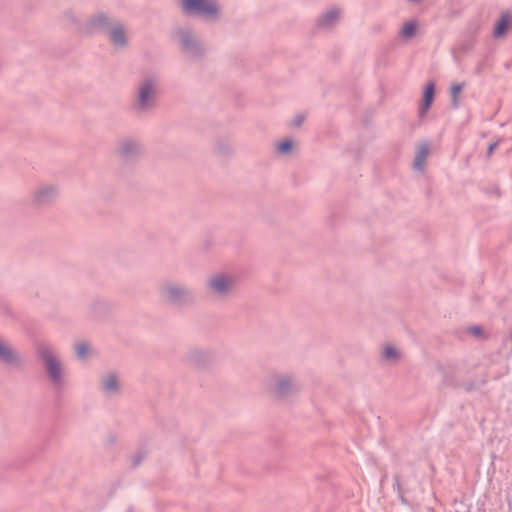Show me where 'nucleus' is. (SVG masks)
<instances>
[{
  "label": "nucleus",
  "instance_id": "f257e3e1",
  "mask_svg": "<svg viewBox=\"0 0 512 512\" xmlns=\"http://www.w3.org/2000/svg\"><path fill=\"white\" fill-rule=\"evenodd\" d=\"M160 78L153 73L142 75L132 93L131 109L137 115L151 112L157 104L160 93Z\"/></svg>",
  "mask_w": 512,
  "mask_h": 512
},
{
  "label": "nucleus",
  "instance_id": "f03ea898",
  "mask_svg": "<svg viewBox=\"0 0 512 512\" xmlns=\"http://www.w3.org/2000/svg\"><path fill=\"white\" fill-rule=\"evenodd\" d=\"M37 356L51 387L56 391L64 389L66 369L59 352L53 346L43 344L37 348Z\"/></svg>",
  "mask_w": 512,
  "mask_h": 512
},
{
  "label": "nucleus",
  "instance_id": "7ed1b4c3",
  "mask_svg": "<svg viewBox=\"0 0 512 512\" xmlns=\"http://www.w3.org/2000/svg\"><path fill=\"white\" fill-rule=\"evenodd\" d=\"M184 15L214 23L221 17V7L216 0H180Z\"/></svg>",
  "mask_w": 512,
  "mask_h": 512
},
{
  "label": "nucleus",
  "instance_id": "20e7f679",
  "mask_svg": "<svg viewBox=\"0 0 512 512\" xmlns=\"http://www.w3.org/2000/svg\"><path fill=\"white\" fill-rule=\"evenodd\" d=\"M176 36L182 51L190 58H200L205 54V48L190 28L182 27L176 30Z\"/></svg>",
  "mask_w": 512,
  "mask_h": 512
},
{
  "label": "nucleus",
  "instance_id": "39448f33",
  "mask_svg": "<svg viewBox=\"0 0 512 512\" xmlns=\"http://www.w3.org/2000/svg\"><path fill=\"white\" fill-rule=\"evenodd\" d=\"M161 297L176 305H183L192 299V292L185 285L176 282H165L160 287Z\"/></svg>",
  "mask_w": 512,
  "mask_h": 512
},
{
  "label": "nucleus",
  "instance_id": "423d86ee",
  "mask_svg": "<svg viewBox=\"0 0 512 512\" xmlns=\"http://www.w3.org/2000/svg\"><path fill=\"white\" fill-rule=\"evenodd\" d=\"M234 285V278L225 273H215L206 281L209 292L218 298L227 297L233 290Z\"/></svg>",
  "mask_w": 512,
  "mask_h": 512
},
{
  "label": "nucleus",
  "instance_id": "0eeeda50",
  "mask_svg": "<svg viewBox=\"0 0 512 512\" xmlns=\"http://www.w3.org/2000/svg\"><path fill=\"white\" fill-rule=\"evenodd\" d=\"M59 187L55 184H41L31 194L30 202L35 208L50 205L59 196Z\"/></svg>",
  "mask_w": 512,
  "mask_h": 512
},
{
  "label": "nucleus",
  "instance_id": "6e6552de",
  "mask_svg": "<svg viewBox=\"0 0 512 512\" xmlns=\"http://www.w3.org/2000/svg\"><path fill=\"white\" fill-rule=\"evenodd\" d=\"M144 153V146L138 139L124 138L117 147V155L126 161H134L139 159Z\"/></svg>",
  "mask_w": 512,
  "mask_h": 512
},
{
  "label": "nucleus",
  "instance_id": "1a4fd4ad",
  "mask_svg": "<svg viewBox=\"0 0 512 512\" xmlns=\"http://www.w3.org/2000/svg\"><path fill=\"white\" fill-rule=\"evenodd\" d=\"M300 387L295 376L291 374H281L275 378L273 392L279 398H286L298 392Z\"/></svg>",
  "mask_w": 512,
  "mask_h": 512
},
{
  "label": "nucleus",
  "instance_id": "9d476101",
  "mask_svg": "<svg viewBox=\"0 0 512 512\" xmlns=\"http://www.w3.org/2000/svg\"><path fill=\"white\" fill-rule=\"evenodd\" d=\"M113 24L104 12H97L86 22L85 30L89 33L109 31Z\"/></svg>",
  "mask_w": 512,
  "mask_h": 512
},
{
  "label": "nucleus",
  "instance_id": "9b49d317",
  "mask_svg": "<svg viewBox=\"0 0 512 512\" xmlns=\"http://www.w3.org/2000/svg\"><path fill=\"white\" fill-rule=\"evenodd\" d=\"M108 35L110 42L116 49H123L127 46L128 38L126 35L125 26L122 23H114L111 29L108 31Z\"/></svg>",
  "mask_w": 512,
  "mask_h": 512
},
{
  "label": "nucleus",
  "instance_id": "f8f14e48",
  "mask_svg": "<svg viewBox=\"0 0 512 512\" xmlns=\"http://www.w3.org/2000/svg\"><path fill=\"white\" fill-rule=\"evenodd\" d=\"M0 362L13 367L21 365V359L17 352L2 340H0Z\"/></svg>",
  "mask_w": 512,
  "mask_h": 512
},
{
  "label": "nucleus",
  "instance_id": "ddd939ff",
  "mask_svg": "<svg viewBox=\"0 0 512 512\" xmlns=\"http://www.w3.org/2000/svg\"><path fill=\"white\" fill-rule=\"evenodd\" d=\"M340 18V10L332 7L325 11L317 20L319 28L328 30L336 25Z\"/></svg>",
  "mask_w": 512,
  "mask_h": 512
},
{
  "label": "nucleus",
  "instance_id": "4468645a",
  "mask_svg": "<svg viewBox=\"0 0 512 512\" xmlns=\"http://www.w3.org/2000/svg\"><path fill=\"white\" fill-rule=\"evenodd\" d=\"M512 27V15L508 12H502L498 21L495 24L493 36L501 38Z\"/></svg>",
  "mask_w": 512,
  "mask_h": 512
},
{
  "label": "nucleus",
  "instance_id": "2eb2a0df",
  "mask_svg": "<svg viewBox=\"0 0 512 512\" xmlns=\"http://www.w3.org/2000/svg\"><path fill=\"white\" fill-rule=\"evenodd\" d=\"M102 389L107 395H114L120 389V382L116 374L107 373L101 378Z\"/></svg>",
  "mask_w": 512,
  "mask_h": 512
},
{
  "label": "nucleus",
  "instance_id": "dca6fc26",
  "mask_svg": "<svg viewBox=\"0 0 512 512\" xmlns=\"http://www.w3.org/2000/svg\"><path fill=\"white\" fill-rule=\"evenodd\" d=\"M433 94H434V83L430 82L427 84L424 93L423 100L419 106L418 113L419 117L422 118L426 115L428 110L430 109L433 102Z\"/></svg>",
  "mask_w": 512,
  "mask_h": 512
},
{
  "label": "nucleus",
  "instance_id": "f3484780",
  "mask_svg": "<svg viewBox=\"0 0 512 512\" xmlns=\"http://www.w3.org/2000/svg\"><path fill=\"white\" fill-rule=\"evenodd\" d=\"M209 355L206 351L200 348L190 349L187 353V360L193 365H203L207 362Z\"/></svg>",
  "mask_w": 512,
  "mask_h": 512
},
{
  "label": "nucleus",
  "instance_id": "a211bd4d",
  "mask_svg": "<svg viewBox=\"0 0 512 512\" xmlns=\"http://www.w3.org/2000/svg\"><path fill=\"white\" fill-rule=\"evenodd\" d=\"M429 154V148L427 144H421L417 150V153L415 155L414 161H413V168L416 171L422 172L424 170V165L426 158Z\"/></svg>",
  "mask_w": 512,
  "mask_h": 512
},
{
  "label": "nucleus",
  "instance_id": "6ab92c4d",
  "mask_svg": "<svg viewBox=\"0 0 512 512\" xmlns=\"http://www.w3.org/2000/svg\"><path fill=\"white\" fill-rule=\"evenodd\" d=\"M382 358L386 361L394 362L400 358V354L395 347L386 346L382 351Z\"/></svg>",
  "mask_w": 512,
  "mask_h": 512
},
{
  "label": "nucleus",
  "instance_id": "aec40b11",
  "mask_svg": "<svg viewBox=\"0 0 512 512\" xmlns=\"http://www.w3.org/2000/svg\"><path fill=\"white\" fill-rule=\"evenodd\" d=\"M464 87H465V85L461 84V83L453 84L451 86L450 93H451V97H452V105L454 107L458 106V95L461 93V91L463 90Z\"/></svg>",
  "mask_w": 512,
  "mask_h": 512
},
{
  "label": "nucleus",
  "instance_id": "412c9836",
  "mask_svg": "<svg viewBox=\"0 0 512 512\" xmlns=\"http://www.w3.org/2000/svg\"><path fill=\"white\" fill-rule=\"evenodd\" d=\"M416 33V24L413 22H407L401 29V35L405 38H411Z\"/></svg>",
  "mask_w": 512,
  "mask_h": 512
},
{
  "label": "nucleus",
  "instance_id": "4be33fe9",
  "mask_svg": "<svg viewBox=\"0 0 512 512\" xmlns=\"http://www.w3.org/2000/svg\"><path fill=\"white\" fill-rule=\"evenodd\" d=\"M89 351V346L85 342H80L75 345V353L79 359H85Z\"/></svg>",
  "mask_w": 512,
  "mask_h": 512
},
{
  "label": "nucleus",
  "instance_id": "5701e85b",
  "mask_svg": "<svg viewBox=\"0 0 512 512\" xmlns=\"http://www.w3.org/2000/svg\"><path fill=\"white\" fill-rule=\"evenodd\" d=\"M293 143L291 140H285L280 142L277 146L278 150L282 153H288L291 151Z\"/></svg>",
  "mask_w": 512,
  "mask_h": 512
},
{
  "label": "nucleus",
  "instance_id": "b1692460",
  "mask_svg": "<svg viewBox=\"0 0 512 512\" xmlns=\"http://www.w3.org/2000/svg\"><path fill=\"white\" fill-rule=\"evenodd\" d=\"M304 120V115H296L292 120V124L295 127H300L303 124Z\"/></svg>",
  "mask_w": 512,
  "mask_h": 512
},
{
  "label": "nucleus",
  "instance_id": "393cba45",
  "mask_svg": "<svg viewBox=\"0 0 512 512\" xmlns=\"http://www.w3.org/2000/svg\"><path fill=\"white\" fill-rule=\"evenodd\" d=\"M468 332L474 336H480L482 334V328L480 326H471L468 328Z\"/></svg>",
  "mask_w": 512,
  "mask_h": 512
},
{
  "label": "nucleus",
  "instance_id": "a878e982",
  "mask_svg": "<svg viewBox=\"0 0 512 512\" xmlns=\"http://www.w3.org/2000/svg\"><path fill=\"white\" fill-rule=\"evenodd\" d=\"M498 145V142H494V143H491L487 149V155L488 156H491L492 153L494 152L495 148L497 147Z\"/></svg>",
  "mask_w": 512,
  "mask_h": 512
},
{
  "label": "nucleus",
  "instance_id": "bb28decb",
  "mask_svg": "<svg viewBox=\"0 0 512 512\" xmlns=\"http://www.w3.org/2000/svg\"><path fill=\"white\" fill-rule=\"evenodd\" d=\"M394 486H396L398 490L400 489V483H399V481L397 479L395 481Z\"/></svg>",
  "mask_w": 512,
  "mask_h": 512
},
{
  "label": "nucleus",
  "instance_id": "cd10ccee",
  "mask_svg": "<svg viewBox=\"0 0 512 512\" xmlns=\"http://www.w3.org/2000/svg\"><path fill=\"white\" fill-rule=\"evenodd\" d=\"M139 463H140V460H139V459H137V460L135 461V465H137V464H139Z\"/></svg>",
  "mask_w": 512,
  "mask_h": 512
}]
</instances>
